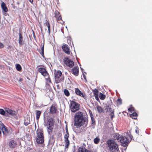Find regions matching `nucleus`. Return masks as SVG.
<instances>
[{
	"label": "nucleus",
	"mask_w": 152,
	"mask_h": 152,
	"mask_svg": "<svg viewBox=\"0 0 152 152\" xmlns=\"http://www.w3.org/2000/svg\"><path fill=\"white\" fill-rule=\"evenodd\" d=\"M19 40L18 43L20 45H22L23 44V37L21 33L19 32Z\"/></svg>",
	"instance_id": "aec40b11"
},
{
	"label": "nucleus",
	"mask_w": 152,
	"mask_h": 152,
	"mask_svg": "<svg viewBox=\"0 0 152 152\" xmlns=\"http://www.w3.org/2000/svg\"><path fill=\"white\" fill-rule=\"evenodd\" d=\"M96 108L97 110L99 113H101L104 112V110L101 106L98 105Z\"/></svg>",
	"instance_id": "b1692460"
},
{
	"label": "nucleus",
	"mask_w": 152,
	"mask_h": 152,
	"mask_svg": "<svg viewBox=\"0 0 152 152\" xmlns=\"http://www.w3.org/2000/svg\"><path fill=\"white\" fill-rule=\"evenodd\" d=\"M132 138L133 136L130 130L126 133V137L121 136L120 137V141L121 143V145L123 146L126 147L128 146L130 141L132 139Z\"/></svg>",
	"instance_id": "f03ea898"
},
{
	"label": "nucleus",
	"mask_w": 152,
	"mask_h": 152,
	"mask_svg": "<svg viewBox=\"0 0 152 152\" xmlns=\"http://www.w3.org/2000/svg\"><path fill=\"white\" fill-rule=\"evenodd\" d=\"M114 110H113V111H112L111 112V113L110 114V115L111 116V119H112L114 117Z\"/></svg>",
	"instance_id": "c9c22d12"
},
{
	"label": "nucleus",
	"mask_w": 152,
	"mask_h": 152,
	"mask_svg": "<svg viewBox=\"0 0 152 152\" xmlns=\"http://www.w3.org/2000/svg\"><path fill=\"white\" fill-rule=\"evenodd\" d=\"M106 143L107 147L110 151L113 152L118 151V145L114 140L109 139L107 141Z\"/></svg>",
	"instance_id": "7ed1b4c3"
},
{
	"label": "nucleus",
	"mask_w": 152,
	"mask_h": 152,
	"mask_svg": "<svg viewBox=\"0 0 152 152\" xmlns=\"http://www.w3.org/2000/svg\"><path fill=\"white\" fill-rule=\"evenodd\" d=\"M105 110H106L107 111H109L110 112H111L112 111H113V110H112L111 108L109 106H107L106 108H105Z\"/></svg>",
	"instance_id": "72a5a7b5"
},
{
	"label": "nucleus",
	"mask_w": 152,
	"mask_h": 152,
	"mask_svg": "<svg viewBox=\"0 0 152 152\" xmlns=\"http://www.w3.org/2000/svg\"><path fill=\"white\" fill-rule=\"evenodd\" d=\"M66 134H67V135H69V133L68 132L67 128H66Z\"/></svg>",
	"instance_id": "49530a36"
},
{
	"label": "nucleus",
	"mask_w": 152,
	"mask_h": 152,
	"mask_svg": "<svg viewBox=\"0 0 152 152\" xmlns=\"http://www.w3.org/2000/svg\"><path fill=\"white\" fill-rule=\"evenodd\" d=\"M64 62L67 66L70 67H72L74 66V63L73 61L69 59L67 57H65L64 59Z\"/></svg>",
	"instance_id": "6e6552de"
},
{
	"label": "nucleus",
	"mask_w": 152,
	"mask_h": 152,
	"mask_svg": "<svg viewBox=\"0 0 152 152\" xmlns=\"http://www.w3.org/2000/svg\"><path fill=\"white\" fill-rule=\"evenodd\" d=\"M36 119L38 120L41 114V112L40 111L38 110H36Z\"/></svg>",
	"instance_id": "393cba45"
},
{
	"label": "nucleus",
	"mask_w": 152,
	"mask_h": 152,
	"mask_svg": "<svg viewBox=\"0 0 152 152\" xmlns=\"http://www.w3.org/2000/svg\"><path fill=\"white\" fill-rule=\"evenodd\" d=\"M100 140V139L98 137H96L94 139V142L95 144H98Z\"/></svg>",
	"instance_id": "473e14b6"
},
{
	"label": "nucleus",
	"mask_w": 152,
	"mask_h": 152,
	"mask_svg": "<svg viewBox=\"0 0 152 152\" xmlns=\"http://www.w3.org/2000/svg\"><path fill=\"white\" fill-rule=\"evenodd\" d=\"M65 147L66 148H68L69 145V140H64Z\"/></svg>",
	"instance_id": "c85d7f7f"
},
{
	"label": "nucleus",
	"mask_w": 152,
	"mask_h": 152,
	"mask_svg": "<svg viewBox=\"0 0 152 152\" xmlns=\"http://www.w3.org/2000/svg\"><path fill=\"white\" fill-rule=\"evenodd\" d=\"M55 17L57 22L58 21L62 20V17L60 12L57 10H56L55 11Z\"/></svg>",
	"instance_id": "4468645a"
},
{
	"label": "nucleus",
	"mask_w": 152,
	"mask_h": 152,
	"mask_svg": "<svg viewBox=\"0 0 152 152\" xmlns=\"http://www.w3.org/2000/svg\"><path fill=\"white\" fill-rule=\"evenodd\" d=\"M30 117L26 118L25 120V121L24 122V124L25 125V126H27L30 124Z\"/></svg>",
	"instance_id": "5701e85b"
},
{
	"label": "nucleus",
	"mask_w": 152,
	"mask_h": 152,
	"mask_svg": "<svg viewBox=\"0 0 152 152\" xmlns=\"http://www.w3.org/2000/svg\"><path fill=\"white\" fill-rule=\"evenodd\" d=\"M74 125L76 127L84 126L86 127L88 124V119L85 117L82 112L78 111L75 114Z\"/></svg>",
	"instance_id": "f257e3e1"
},
{
	"label": "nucleus",
	"mask_w": 152,
	"mask_h": 152,
	"mask_svg": "<svg viewBox=\"0 0 152 152\" xmlns=\"http://www.w3.org/2000/svg\"><path fill=\"white\" fill-rule=\"evenodd\" d=\"M69 137V135L65 134L64 136V140H69L68 137Z\"/></svg>",
	"instance_id": "79ce46f5"
},
{
	"label": "nucleus",
	"mask_w": 152,
	"mask_h": 152,
	"mask_svg": "<svg viewBox=\"0 0 152 152\" xmlns=\"http://www.w3.org/2000/svg\"><path fill=\"white\" fill-rule=\"evenodd\" d=\"M57 110L56 107L54 105L52 104L50 108L49 113L51 114H55L56 113Z\"/></svg>",
	"instance_id": "2eb2a0df"
},
{
	"label": "nucleus",
	"mask_w": 152,
	"mask_h": 152,
	"mask_svg": "<svg viewBox=\"0 0 152 152\" xmlns=\"http://www.w3.org/2000/svg\"><path fill=\"white\" fill-rule=\"evenodd\" d=\"M4 15H5V16H6L7 15V13H5L4 14Z\"/></svg>",
	"instance_id": "603ef678"
},
{
	"label": "nucleus",
	"mask_w": 152,
	"mask_h": 152,
	"mask_svg": "<svg viewBox=\"0 0 152 152\" xmlns=\"http://www.w3.org/2000/svg\"><path fill=\"white\" fill-rule=\"evenodd\" d=\"M75 92L76 94L80 96H82L84 99H87V97L85 94L82 92L78 88H75Z\"/></svg>",
	"instance_id": "1a4fd4ad"
},
{
	"label": "nucleus",
	"mask_w": 152,
	"mask_h": 152,
	"mask_svg": "<svg viewBox=\"0 0 152 152\" xmlns=\"http://www.w3.org/2000/svg\"><path fill=\"white\" fill-rule=\"evenodd\" d=\"M44 42L41 44V50H38L39 53L41 54L43 58L45 57L44 55Z\"/></svg>",
	"instance_id": "a211bd4d"
},
{
	"label": "nucleus",
	"mask_w": 152,
	"mask_h": 152,
	"mask_svg": "<svg viewBox=\"0 0 152 152\" xmlns=\"http://www.w3.org/2000/svg\"><path fill=\"white\" fill-rule=\"evenodd\" d=\"M37 132L36 142L38 144H42L44 142V141L43 131L41 129H37Z\"/></svg>",
	"instance_id": "423d86ee"
},
{
	"label": "nucleus",
	"mask_w": 152,
	"mask_h": 152,
	"mask_svg": "<svg viewBox=\"0 0 152 152\" xmlns=\"http://www.w3.org/2000/svg\"><path fill=\"white\" fill-rule=\"evenodd\" d=\"M56 87L58 89H60V86L59 85H56Z\"/></svg>",
	"instance_id": "de8ad7c7"
},
{
	"label": "nucleus",
	"mask_w": 152,
	"mask_h": 152,
	"mask_svg": "<svg viewBox=\"0 0 152 152\" xmlns=\"http://www.w3.org/2000/svg\"><path fill=\"white\" fill-rule=\"evenodd\" d=\"M28 1L31 4H33V0H28Z\"/></svg>",
	"instance_id": "09e8293b"
},
{
	"label": "nucleus",
	"mask_w": 152,
	"mask_h": 152,
	"mask_svg": "<svg viewBox=\"0 0 152 152\" xmlns=\"http://www.w3.org/2000/svg\"><path fill=\"white\" fill-rule=\"evenodd\" d=\"M100 99L102 100H104L106 98V96L102 93H100L99 94Z\"/></svg>",
	"instance_id": "bb28decb"
},
{
	"label": "nucleus",
	"mask_w": 152,
	"mask_h": 152,
	"mask_svg": "<svg viewBox=\"0 0 152 152\" xmlns=\"http://www.w3.org/2000/svg\"><path fill=\"white\" fill-rule=\"evenodd\" d=\"M78 152H91V151L84 148L80 147L78 149Z\"/></svg>",
	"instance_id": "4be33fe9"
},
{
	"label": "nucleus",
	"mask_w": 152,
	"mask_h": 152,
	"mask_svg": "<svg viewBox=\"0 0 152 152\" xmlns=\"http://www.w3.org/2000/svg\"><path fill=\"white\" fill-rule=\"evenodd\" d=\"M135 132H136V133H137V134H139V129H138V128H137L136 129V130H135Z\"/></svg>",
	"instance_id": "a18cd8bd"
},
{
	"label": "nucleus",
	"mask_w": 152,
	"mask_h": 152,
	"mask_svg": "<svg viewBox=\"0 0 152 152\" xmlns=\"http://www.w3.org/2000/svg\"><path fill=\"white\" fill-rule=\"evenodd\" d=\"M138 115L137 113L135 112H134L132 114L130 115V117L134 119H136Z\"/></svg>",
	"instance_id": "a878e982"
},
{
	"label": "nucleus",
	"mask_w": 152,
	"mask_h": 152,
	"mask_svg": "<svg viewBox=\"0 0 152 152\" xmlns=\"http://www.w3.org/2000/svg\"><path fill=\"white\" fill-rule=\"evenodd\" d=\"M128 110L130 112H132L134 111V108L133 107H130L128 109Z\"/></svg>",
	"instance_id": "37998d69"
},
{
	"label": "nucleus",
	"mask_w": 152,
	"mask_h": 152,
	"mask_svg": "<svg viewBox=\"0 0 152 152\" xmlns=\"http://www.w3.org/2000/svg\"><path fill=\"white\" fill-rule=\"evenodd\" d=\"M113 137L115 140H118L120 138V134L118 133L115 134L113 136Z\"/></svg>",
	"instance_id": "cd10ccee"
},
{
	"label": "nucleus",
	"mask_w": 152,
	"mask_h": 152,
	"mask_svg": "<svg viewBox=\"0 0 152 152\" xmlns=\"http://www.w3.org/2000/svg\"><path fill=\"white\" fill-rule=\"evenodd\" d=\"M0 114L2 115H5V112L3 109H0Z\"/></svg>",
	"instance_id": "e433bc0d"
},
{
	"label": "nucleus",
	"mask_w": 152,
	"mask_h": 152,
	"mask_svg": "<svg viewBox=\"0 0 152 152\" xmlns=\"http://www.w3.org/2000/svg\"><path fill=\"white\" fill-rule=\"evenodd\" d=\"M61 48L65 53L67 55L70 54V50L67 45L66 44L63 45L61 46Z\"/></svg>",
	"instance_id": "9d476101"
},
{
	"label": "nucleus",
	"mask_w": 152,
	"mask_h": 152,
	"mask_svg": "<svg viewBox=\"0 0 152 152\" xmlns=\"http://www.w3.org/2000/svg\"><path fill=\"white\" fill-rule=\"evenodd\" d=\"M116 102L118 105H120L122 104V100L121 98H118L116 101Z\"/></svg>",
	"instance_id": "7c9ffc66"
},
{
	"label": "nucleus",
	"mask_w": 152,
	"mask_h": 152,
	"mask_svg": "<svg viewBox=\"0 0 152 152\" xmlns=\"http://www.w3.org/2000/svg\"><path fill=\"white\" fill-rule=\"evenodd\" d=\"M48 76V78L47 79H46V81L47 83L49 84H50L51 83V81L50 80V77H49V75Z\"/></svg>",
	"instance_id": "58836bf2"
},
{
	"label": "nucleus",
	"mask_w": 152,
	"mask_h": 152,
	"mask_svg": "<svg viewBox=\"0 0 152 152\" xmlns=\"http://www.w3.org/2000/svg\"><path fill=\"white\" fill-rule=\"evenodd\" d=\"M16 69L18 71H20L21 70L22 68L19 64H17L16 65Z\"/></svg>",
	"instance_id": "2f4dec72"
},
{
	"label": "nucleus",
	"mask_w": 152,
	"mask_h": 152,
	"mask_svg": "<svg viewBox=\"0 0 152 152\" xmlns=\"http://www.w3.org/2000/svg\"><path fill=\"white\" fill-rule=\"evenodd\" d=\"M4 45L2 43L0 42V49L4 48Z\"/></svg>",
	"instance_id": "c03bdc74"
},
{
	"label": "nucleus",
	"mask_w": 152,
	"mask_h": 152,
	"mask_svg": "<svg viewBox=\"0 0 152 152\" xmlns=\"http://www.w3.org/2000/svg\"><path fill=\"white\" fill-rule=\"evenodd\" d=\"M46 26H47L48 30L50 29V25L48 21L46 20V22L45 23Z\"/></svg>",
	"instance_id": "f704fd0d"
},
{
	"label": "nucleus",
	"mask_w": 152,
	"mask_h": 152,
	"mask_svg": "<svg viewBox=\"0 0 152 152\" xmlns=\"http://www.w3.org/2000/svg\"><path fill=\"white\" fill-rule=\"evenodd\" d=\"M1 7L3 10L5 12H7L8 11V9L6 7L5 4L3 2L1 3Z\"/></svg>",
	"instance_id": "412c9836"
},
{
	"label": "nucleus",
	"mask_w": 152,
	"mask_h": 152,
	"mask_svg": "<svg viewBox=\"0 0 152 152\" xmlns=\"http://www.w3.org/2000/svg\"><path fill=\"white\" fill-rule=\"evenodd\" d=\"M9 146L10 148H14L17 147L16 141L13 140H11L9 143Z\"/></svg>",
	"instance_id": "f8f14e48"
},
{
	"label": "nucleus",
	"mask_w": 152,
	"mask_h": 152,
	"mask_svg": "<svg viewBox=\"0 0 152 152\" xmlns=\"http://www.w3.org/2000/svg\"><path fill=\"white\" fill-rule=\"evenodd\" d=\"M33 37H34V38H36V36H35V33H34V31H33Z\"/></svg>",
	"instance_id": "8fccbe9b"
},
{
	"label": "nucleus",
	"mask_w": 152,
	"mask_h": 152,
	"mask_svg": "<svg viewBox=\"0 0 152 152\" xmlns=\"http://www.w3.org/2000/svg\"><path fill=\"white\" fill-rule=\"evenodd\" d=\"M91 124L93 125H94L95 124V119L94 118H91Z\"/></svg>",
	"instance_id": "4c0bfd02"
},
{
	"label": "nucleus",
	"mask_w": 152,
	"mask_h": 152,
	"mask_svg": "<svg viewBox=\"0 0 152 152\" xmlns=\"http://www.w3.org/2000/svg\"><path fill=\"white\" fill-rule=\"evenodd\" d=\"M38 71L44 77L49 76V74L47 72L46 69L44 68L41 67L39 68Z\"/></svg>",
	"instance_id": "9b49d317"
},
{
	"label": "nucleus",
	"mask_w": 152,
	"mask_h": 152,
	"mask_svg": "<svg viewBox=\"0 0 152 152\" xmlns=\"http://www.w3.org/2000/svg\"><path fill=\"white\" fill-rule=\"evenodd\" d=\"M64 93L65 95L67 96H69L70 95V93L69 91L66 89H64Z\"/></svg>",
	"instance_id": "c756f323"
},
{
	"label": "nucleus",
	"mask_w": 152,
	"mask_h": 152,
	"mask_svg": "<svg viewBox=\"0 0 152 152\" xmlns=\"http://www.w3.org/2000/svg\"><path fill=\"white\" fill-rule=\"evenodd\" d=\"M96 99L98 101H99V99L98 97V91L95 88L92 91Z\"/></svg>",
	"instance_id": "f3484780"
},
{
	"label": "nucleus",
	"mask_w": 152,
	"mask_h": 152,
	"mask_svg": "<svg viewBox=\"0 0 152 152\" xmlns=\"http://www.w3.org/2000/svg\"><path fill=\"white\" fill-rule=\"evenodd\" d=\"M61 135H62V133H61V131H59L58 132L57 134V136L58 137V138L59 137H60L61 136Z\"/></svg>",
	"instance_id": "a19ab883"
},
{
	"label": "nucleus",
	"mask_w": 152,
	"mask_h": 152,
	"mask_svg": "<svg viewBox=\"0 0 152 152\" xmlns=\"http://www.w3.org/2000/svg\"><path fill=\"white\" fill-rule=\"evenodd\" d=\"M48 32L49 35H50V29L48 30Z\"/></svg>",
	"instance_id": "3c124183"
},
{
	"label": "nucleus",
	"mask_w": 152,
	"mask_h": 152,
	"mask_svg": "<svg viewBox=\"0 0 152 152\" xmlns=\"http://www.w3.org/2000/svg\"><path fill=\"white\" fill-rule=\"evenodd\" d=\"M55 121L52 118L48 119L45 122L44 125L46 127V129L48 133L50 134L53 130Z\"/></svg>",
	"instance_id": "20e7f679"
},
{
	"label": "nucleus",
	"mask_w": 152,
	"mask_h": 152,
	"mask_svg": "<svg viewBox=\"0 0 152 152\" xmlns=\"http://www.w3.org/2000/svg\"><path fill=\"white\" fill-rule=\"evenodd\" d=\"M1 126V129L3 134L5 135H7L8 134V131L6 127L3 124H2Z\"/></svg>",
	"instance_id": "dca6fc26"
},
{
	"label": "nucleus",
	"mask_w": 152,
	"mask_h": 152,
	"mask_svg": "<svg viewBox=\"0 0 152 152\" xmlns=\"http://www.w3.org/2000/svg\"><path fill=\"white\" fill-rule=\"evenodd\" d=\"M84 78L85 79V76H84Z\"/></svg>",
	"instance_id": "864d4df0"
},
{
	"label": "nucleus",
	"mask_w": 152,
	"mask_h": 152,
	"mask_svg": "<svg viewBox=\"0 0 152 152\" xmlns=\"http://www.w3.org/2000/svg\"><path fill=\"white\" fill-rule=\"evenodd\" d=\"M5 111L12 116H14L16 115V112L15 110L8 109Z\"/></svg>",
	"instance_id": "6ab92c4d"
},
{
	"label": "nucleus",
	"mask_w": 152,
	"mask_h": 152,
	"mask_svg": "<svg viewBox=\"0 0 152 152\" xmlns=\"http://www.w3.org/2000/svg\"><path fill=\"white\" fill-rule=\"evenodd\" d=\"M71 72L76 76L79 75V68L78 66H75L73 68L70 72Z\"/></svg>",
	"instance_id": "ddd939ff"
},
{
	"label": "nucleus",
	"mask_w": 152,
	"mask_h": 152,
	"mask_svg": "<svg viewBox=\"0 0 152 152\" xmlns=\"http://www.w3.org/2000/svg\"><path fill=\"white\" fill-rule=\"evenodd\" d=\"M88 111L89 113L90 116L91 118H94V115L93 114H92V112L89 109L88 110Z\"/></svg>",
	"instance_id": "ea45409f"
},
{
	"label": "nucleus",
	"mask_w": 152,
	"mask_h": 152,
	"mask_svg": "<svg viewBox=\"0 0 152 152\" xmlns=\"http://www.w3.org/2000/svg\"><path fill=\"white\" fill-rule=\"evenodd\" d=\"M80 105L75 101H72L70 102V110L71 112H75L79 109Z\"/></svg>",
	"instance_id": "0eeeda50"
},
{
	"label": "nucleus",
	"mask_w": 152,
	"mask_h": 152,
	"mask_svg": "<svg viewBox=\"0 0 152 152\" xmlns=\"http://www.w3.org/2000/svg\"><path fill=\"white\" fill-rule=\"evenodd\" d=\"M62 73L61 71L59 70L56 71L54 73L55 80L56 83H58L61 82L64 80V77L62 76Z\"/></svg>",
	"instance_id": "39448f33"
}]
</instances>
